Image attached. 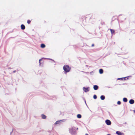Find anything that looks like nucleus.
<instances>
[{
    "label": "nucleus",
    "instance_id": "1",
    "mask_svg": "<svg viewBox=\"0 0 135 135\" xmlns=\"http://www.w3.org/2000/svg\"><path fill=\"white\" fill-rule=\"evenodd\" d=\"M69 133L71 135H75L77 133L75 129V127L73 126L69 128Z\"/></svg>",
    "mask_w": 135,
    "mask_h": 135
},
{
    "label": "nucleus",
    "instance_id": "2",
    "mask_svg": "<svg viewBox=\"0 0 135 135\" xmlns=\"http://www.w3.org/2000/svg\"><path fill=\"white\" fill-rule=\"evenodd\" d=\"M63 69L64 71V73L66 74L70 71L71 68L69 65H65L63 67Z\"/></svg>",
    "mask_w": 135,
    "mask_h": 135
},
{
    "label": "nucleus",
    "instance_id": "3",
    "mask_svg": "<svg viewBox=\"0 0 135 135\" xmlns=\"http://www.w3.org/2000/svg\"><path fill=\"white\" fill-rule=\"evenodd\" d=\"M90 88L89 87H84L83 88V90L85 92H87L89 91Z\"/></svg>",
    "mask_w": 135,
    "mask_h": 135
},
{
    "label": "nucleus",
    "instance_id": "4",
    "mask_svg": "<svg viewBox=\"0 0 135 135\" xmlns=\"http://www.w3.org/2000/svg\"><path fill=\"white\" fill-rule=\"evenodd\" d=\"M105 122L106 124L108 125H110L111 124V122L109 119L106 120Z\"/></svg>",
    "mask_w": 135,
    "mask_h": 135
},
{
    "label": "nucleus",
    "instance_id": "5",
    "mask_svg": "<svg viewBox=\"0 0 135 135\" xmlns=\"http://www.w3.org/2000/svg\"><path fill=\"white\" fill-rule=\"evenodd\" d=\"M116 133L118 135H124V133H122L119 131H117L116 132Z\"/></svg>",
    "mask_w": 135,
    "mask_h": 135
},
{
    "label": "nucleus",
    "instance_id": "6",
    "mask_svg": "<svg viewBox=\"0 0 135 135\" xmlns=\"http://www.w3.org/2000/svg\"><path fill=\"white\" fill-rule=\"evenodd\" d=\"M134 102V100L132 99L130 100L129 101V103L131 104H133Z\"/></svg>",
    "mask_w": 135,
    "mask_h": 135
},
{
    "label": "nucleus",
    "instance_id": "7",
    "mask_svg": "<svg viewBox=\"0 0 135 135\" xmlns=\"http://www.w3.org/2000/svg\"><path fill=\"white\" fill-rule=\"evenodd\" d=\"M64 120L63 119L56 121L55 123V124H59L60 123H61L62 121H63Z\"/></svg>",
    "mask_w": 135,
    "mask_h": 135
},
{
    "label": "nucleus",
    "instance_id": "8",
    "mask_svg": "<svg viewBox=\"0 0 135 135\" xmlns=\"http://www.w3.org/2000/svg\"><path fill=\"white\" fill-rule=\"evenodd\" d=\"M98 88V86L96 85H94L93 86V88L95 90H97Z\"/></svg>",
    "mask_w": 135,
    "mask_h": 135
},
{
    "label": "nucleus",
    "instance_id": "9",
    "mask_svg": "<svg viewBox=\"0 0 135 135\" xmlns=\"http://www.w3.org/2000/svg\"><path fill=\"white\" fill-rule=\"evenodd\" d=\"M21 28L22 30H24L25 29V27L23 24H22L21 26Z\"/></svg>",
    "mask_w": 135,
    "mask_h": 135
},
{
    "label": "nucleus",
    "instance_id": "10",
    "mask_svg": "<svg viewBox=\"0 0 135 135\" xmlns=\"http://www.w3.org/2000/svg\"><path fill=\"white\" fill-rule=\"evenodd\" d=\"M99 72L100 74H102L103 73V70L102 69H100L99 70Z\"/></svg>",
    "mask_w": 135,
    "mask_h": 135
},
{
    "label": "nucleus",
    "instance_id": "11",
    "mask_svg": "<svg viewBox=\"0 0 135 135\" xmlns=\"http://www.w3.org/2000/svg\"><path fill=\"white\" fill-rule=\"evenodd\" d=\"M105 96L104 95H102L100 97V99L102 100H104L105 99Z\"/></svg>",
    "mask_w": 135,
    "mask_h": 135
},
{
    "label": "nucleus",
    "instance_id": "12",
    "mask_svg": "<svg viewBox=\"0 0 135 135\" xmlns=\"http://www.w3.org/2000/svg\"><path fill=\"white\" fill-rule=\"evenodd\" d=\"M41 117L43 119H45L46 118V116L44 114L41 115Z\"/></svg>",
    "mask_w": 135,
    "mask_h": 135
},
{
    "label": "nucleus",
    "instance_id": "13",
    "mask_svg": "<svg viewBox=\"0 0 135 135\" xmlns=\"http://www.w3.org/2000/svg\"><path fill=\"white\" fill-rule=\"evenodd\" d=\"M123 101L124 102H127L128 100L127 98H124L123 99Z\"/></svg>",
    "mask_w": 135,
    "mask_h": 135
},
{
    "label": "nucleus",
    "instance_id": "14",
    "mask_svg": "<svg viewBox=\"0 0 135 135\" xmlns=\"http://www.w3.org/2000/svg\"><path fill=\"white\" fill-rule=\"evenodd\" d=\"M41 47L42 48H44L45 47V45L43 44H41Z\"/></svg>",
    "mask_w": 135,
    "mask_h": 135
},
{
    "label": "nucleus",
    "instance_id": "15",
    "mask_svg": "<svg viewBox=\"0 0 135 135\" xmlns=\"http://www.w3.org/2000/svg\"><path fill=\"white\" fill-rule=\"evenodd\" d=\"M77 117L78 118H80L81 117V115L80 114H78L77 115Z\"/></svg>",
    "mask_w": 135,
    "mask_h": 135
},
{
    "label": "nucleus",
    "instance_id": "16",
    "mask_svg": "<svg viewBox=\"0 0 135 135\" xmlns=\"http://www.w3.org/2000/svg\"><path fill=\"white\" fill-rule=\"evenodd\" d=\"M110 31L112 34H113L114 33L115 31L114 30L110 29Z\"/></svg>",
    "mask_w": 135,
    "mask_h": 135
},
{
    "label": "nucleus",
    "instance_id": "17",
    "mask_svg": "<svg viewBox=\"0 0 135 135\" xmlns=\"http://www.w3.org/2000/svg\"><path fill=\"white\" fill-rule=\"evenodd\" d=\"M93 98L94 99H96L97 98V97L96 95H94L93 96Z\"/></svg>",
    "mask_w": 135,
    "mask_h": 135
},
{
    "label": "nucleus",
    "instance_id": "18",
    "mask_svg": "<svg viewBox=\"0 0 135 135\" xmlns=\"http://www.w3.org/2000/svg\"><path fill=\"white\" fill-rule=\"evenodd\" d=\"M121 104V102L120 101H118L117 102V104L118 105H120Z\"/></svg>",
    "mask_w": 135,
    "mask_h": 135
},
{
    "label": "nucleus",
    "instance_id": "19",
    "mask_svg": "<svg viewBox=\"0 0 135 135\" xmlns=\"http://www.w3.org/2000/svg\"><path fill=\"white\" fill-rule=\"evenodd\" d=\"M42 61V59H40L39 60V65H41V61Z\"/></svg>",
    "mask_w": 135,
    "mask_h": 135
},
{
    "label": "nucleus",
    "instance_id": "20",
    "mask_svg": "<svg viewBox=\"0 0 135 135\" xmlns=\"http://www.w3.org/2000/svg\"><path fill=\"white\" fill-rule=\"evenodd\" d=\"M117 80H123V78H118L117 79Z\"/></svg>",
    "mask_w": 135,
    "mask_h": 135
},
{
    "label": "nucleus",
    "instance_id": "21",
    "mask_svg": "<svg viewBox=\"0 0 135 135\" xmlns=\"http://www.w3.org/2000/svg\"><path fill=\"white\" fill-rule=\"evenodd\" d=\"M31 22V21L29 20H28L27 21V23L28 24H30V23Z\"/></svg>",
    "mask_w": 135,
    "mask_h": 135
},
{
    "label": "nucleus",
    "instance_id": "22",
    "mask_svg": "<svg viewBox=\"0 0 135 135\" xmlns=\"http://www.w3.org/2000/svg\"><path fill=\"white\" fill-rule=\"evenodd\" d=\"M46 59L48 60H52V61H53L54 62H55V61L54 60L52 59H50V58H46Z\"/></svg>",
    "mask_w": 135,
    "mask_h": 135
},
{
    "label": "nucleus",
    "instance_id": "23",
    "mask_svg": "<svg viewBox=\"0 0 135 135\" xmlns=\"http://www.w3.org/2000/svg\"><path fill=\"white\" fill-rule=\"evenodd\" d=\"M130 77V76H127L126 77V80H127Z\"/></svg>",
    "mask_w": 135,
    "mask_h": 135
},
{
    "label": "nucleus",
    "instance_id": "24",
    "mask_svg": "<svg viewBox=\"0 0 135 135\" xmlns=\"http://www.w3.org/2000/svg\"><path fill=\"white\" fill-rule=\"evenodd\" d=\"M123 78V80H126V77H125L122 78Z\"/></svg>",
    "mask_w": 135,
    "mask_h": 135
},
{
    "label": "nucleus",
    "instance_id": "25",
    "mask_svg": "<svg viewBox=\"0 0 135 135\" xmlns=\"http://www.w3.org/2000/svg\"><path fill=\"white\" fill-rule=\"evenodd\" d=\"M94 46V44H92V45H91V46L92 47H93V46Z\"/></svg>",
    "mask_w": 135,
    "mask_h": 135
},
{
    "label": "nucleus",
    "instance_id": "26",
    "mask_svg": "<svg viewBox=\"0 0 135 135\" xmlns=\"http://www.w3.org/2000/svg\"><path fill=\"white\" fill-rule=\"evenodd\" d=\"M16 70H14L13 71V73H15L16 72Z\"/></svg>",
    "mask_w": 135,
    "mask_h": 135
},
{
    "label": "nucleus",
    "instance_id": "27",
    "mask_svg": "<svg viewBox=\"0 0 135 135\" xmlns=\"http://www.w3.org/2000/svg\"><path fill=\"white\" fill-rule=\"evenodd\" d=\"M86 104V106H87V107H88V108H89V107H88V105H87V104H86H86Z\"/></svg>",
    "mask_w": 135,
    "mask_h": 135
},
{
    "label": "nucleus",
    "instance_id": "28",
    "mask_svg": "<svg viewBox=\"0 0 135 135\" xmlns=\"http://www.w3.org/2000/svg\"><path fill=\"white\" fill-rule=\"evenodd\" d=\"M85 135H89V134L87 133H86Z\"/></svg>",
    "mask_w": 135,
    "mask_h": 135
},
{
    "label": "nucleus",
    "instance_id": "29",
    "mask_svg": "<svg viewBox=\"0 0 135 135\" xmlns=\"http://www.w3.org/2000/svg\"><path fill=\"white\" fill-rule=\"evenodd\" d=\"M84 102H85V101H86V100H85V99H84Z\"/></svg>",
    "mask_w": 135,
    "mask_h": 135
},
{
    "label": "nucleus",
    "instance_id": "30",
    "mask_svg": "<svg viewBox=\"0 0 135 135\" xmlns=\"http://www.w3.org/2000/svg\"><path fill=\"white\" fill-rule=\"evenodd\" d=\"M76 130H78V128H76Z\"/></svg>",
    "mask_w": 135,
    "mask_h": 135
},
{
    "label": "nucleus",
    "instance_id": "31",
    "mask_svg": "<svg viewBox=\"0 0 135 135\" xmlns=\"http://www.w3.org/2000/svg\"><path fill=\"white\" fill-rule=\"evenodd\" d=\"M93 73V71H92V72H91L90 73L91 74V73Z\"/></svg>",
    "mask_w": 135,
    "mask_h": 135
},
{
    "label": "nucleus",
    "instance_id": "32",
    "mask_svg": "<svg viewBox=\"0 0 135 135\" xmlns=\"http://www.w3.org/2000/svg\"><path fill=\"white\" fill-rule=\"evenodd\" d=\"M133 111H134V113H135V110H134Z\"/></svg>",
    "mask_w": 135,
    "mask_h": 135
},
{
    "label": "nucleus",
    "instance_id": "33",
    "mask_svg": "<svg viewBox=\"0 0 135 135\" xmlns=\"http://www.w3.org/2000/svg\"><path fill=\"white\" fill-rule=\"evenodd\" d=\"M107 135H110V134H108Z\"/></svg>",
    "mask_w": 135,
    "mask_h": 135
},
{
    "label": "nucleus",
    "instance_id": "34",
    "mask_svg": "<svg viewBox=\"0 0 135 135\" xmlns=\"http://www.w3.org/2000/svg\"><path fill=\"white\" fill-rule=\"evenodd\" d=\"M107 87L108 88H110V87H108V86H107Z\"/></svg>",
    "mask_w": 135,
    "mask_h": 135
},
{
    "label": "nucleus",
    "instance_id": "35",
    "mask_svg": "<svg viewBox=\"0 0 135 135\" xmlns=\"http://www.w3.org/2000/svg\"><path fill=\"white\" fill-rule=\"evenodd\" d=\"M9 68V69H11V68Z\"/></svg>",
    "mask_w": 135,
    "mask_h": 135
},
{
    "label": "nucleus",
    "instance_id": "36",
    "mask_svg": "<svg viewBox=\"0 0 135 135\" xmlns=\"http://www.w3.org/2000/svg\"><path fill=\"white\" fill-rule=\"evenodd\" d=\"M42 59H46V58H44V57H43Z\"/></svg>",
    "mask_w": 135,
    "mask_h": 135
},
{
    "label": "nucleus",
    "instance_id": "37",
    "mask_svg": "<svg viewBox=\"0 0 135 135\" xmlns=\"http://www.w3.org/2000/svg\"><path fill=\"white\" fill-rule=\"evenodd\" d=\"M85 104H86V101H85Z\"/></svg>",
    "mask_w": 135,
    "mask_h": 135
}]
</instances>
